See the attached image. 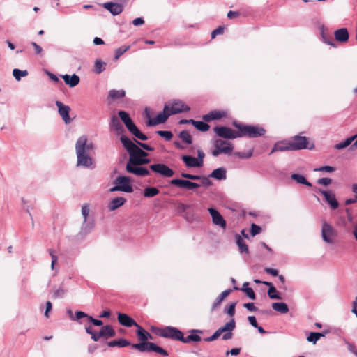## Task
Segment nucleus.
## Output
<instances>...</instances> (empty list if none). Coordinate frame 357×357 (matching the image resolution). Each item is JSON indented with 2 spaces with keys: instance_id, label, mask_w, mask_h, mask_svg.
<instances>
[{
  "instance_id": "nucleus-1",
  "label": "nucleus",
  "mask_w": 357,
  "mask_h": 357,
  "mask_svg": "<svg viewBox=\"0 0 357 357\" xmlns=\"http://www.w3.org/2000/svg\"><path fill=\"white\" fill-rule=\"evenodd\" d=\"M120 140L129 154L126 169L128 173L137 176H146L150 174L148 169L142 167L150 162L149 153L135 144L126 135H121Z\"/></svg>"
},
{
  "instance_id": "nucleus-2",
  "label": "nucleus",
  "mask_w": 357,
  "mask_h": 357,
  "mask_svg": "<svg viewBox=\"0 0 357 357\" xmlns=\"http://www.w3.org/2000/svg\"><path fill=\"white\" fill-rule=\"evenodd\" d=\"M93 144L89 141L86 136L79 137L75 144L77 155V166L92 169L93 160L91 153L93 151Z\"/></svg>"
},
{
  "instance_id": "nucleus-3",
  "label": "nucleus",
  "mask_w": 357,
  "mask_h": 357,
  "mask_svg": "<svg viewBox=\"0 0 357 357\" xmlns=\"http://www.w3.org/2000/svg\"><path fill=\"white\" fill-rule=\"evenodd\" d=\"M233 125L238 130L240 137L257 138L266 133V130L258 125H246L236 121H234Z\"/></svg>"
},
{
  "instance_id": "nucleus-4",
  "label": "nucleus",
  "mask_w": 357,
  "mask_h": 357,
  "mask_svg": "<svg viewBox=\"0 0 357 357\" xmlns=\"http://www.w3.org/2000/svg\"><path fill=\"white\" fill-rule=\"evenodd\" d=\"M119 116L123 122L127 129L137 139L145 141L148 139V137L142 133L137 126L134 123L129 114L125 111H119Z\"/></svg>"
},
{
  "instance_id": "nucleus-5",
  "label": "nucleus",
  "mask_w": 357,
  "mask_h": 357,
  "mask_svg": "<svg viewBox=\"0 0 357 357\" xmlns=\"http://www.w3.org/2000/svg\"><path fill=\"white\" fill-rule=\"evenodd\" d=\"M131 179L126 176H119L114 180V186L109 189V192H124L131 193L133 192L132 185L130 184Z\"/></svg>"
},
{
  "instance_id": "nucleus-6",
  "label": "nucleus",
  "mask_w": 357,
  "mask_h": 357,
  "mask_svg": "<svg viewBox=\"0 0 357 357\" xmlns=\"http://www.w3.org/2000/svg\"><path fill=\"white\" fill-rule=\"evenodd\" d=\"M214 149L212 151V155L218 156L220 154L230 155L234 149L231 142L222 139H216L213 143Z\"/></svg>"
},
{
  "instance_id": "nucleus-7",
  "label": "nucleus",
  "mask_w": 357,
  "mask_h": 357,
  "mask_svg": "<svg viewBox=\"0 0 357 357\" xmlns=\"http://www.w3.org/2000/svg\"><path fill=\"white\" fill-rule=\"evenodd\" d=\"M132 347L133 349H137L141 352H150L154 351L160 355L167 356H168V352L164 349L163 348L158 346L155 343H137L132 344Z\"/></svg>"
},
{
  "instance_id": "nucleus-8",
  "label": "nucleus",
  "mask_w": 357,
  "mask_h": 357,
  "mask_svg": "<svg viewBox=\"0 0 357 357\" xmlns=\"http://www.w3.org/2000/svg\"><path fill=\"white\" fill-rule=\"evenodd\" d=\"M337 236V231L328 223L324 222L321 227V237L324 242L328 244H333L335 238Z\"/></svg>"
},
{
  "instance_id": "nucleus-9",
  "label": "nucleus",
  "mask_w": 357,
  "mask_h": 357,
  "mask_svg": "<svg viewBox=\"0 0 357 357\" xmlns=\"http://www.w3.org/2000/svg\"><path fill=\"white\" fill-rule=\"evenodd\" d=\"M213 131L218 137L224 139H232L240 137L239 131H235L226 126H216Z\"/></svg>"
},
{
  "instance_id": "nucleus-10",
  "label": "nucleus",
  "mask_w": 357,
  "mask_h": 357,
  "mask_svg": "<svg viewBox=\"0 0 357 357\" xmlns=\"http://www.w3.org/2000/svg\"><path fill=\"white\" fill-rule=\"evenodd\" d=\"M183 333L179 329L173 326H166L163 328L160 335L165 338H170L174 340L182 341Z\"/></svg>"
},
{
  "instance_id": "nucleus-11",
  "label": "nucleus",
  "mask_w": 357,
  "mask_h": 357,
  "mask_svg": "<svg viewBox=\"0 0 357 357\" xmlns=\"http://www.w3.org/2000/svg\"><path fill=\"white\" fill-rule=\"evenodd\" d=\"M171 116L169 112V105L166 104L162 112H160L155 118L149 119L147 122L148 126H154L160 123H165Z\"/></svg>"
},
{
  "instance_id": "nucleus-12",
  "label": "nucleus",
  "mask_w": 357,
  "mask_h": 357,
  "mask_svg": "<svg viewBox=\"0 0 357 357\" xmlns=\"http://www.w3.org/2000/svg\"><path fill=\"white\" fill-rule=\"evenodd\" d=\"M171 115L188 112L190 108L180 100H174L168 104Z\"/></svg>"
},
{
  "instance_id": "nucleus-13",
  "label": "nucleus",
  "mask_w": 357,
  "mask_h": 357,
  "mask_svg": "<svg viewBox=\"0 0 357 357\" xmlns=\"http://www.w3.org/2000/svg\"><path fill=\"white\" fill-rule=\"evenodd\" d=\"M170 184L179 188L194 190L200 187V185L192 182L188 179L174 178L170 181Z\"/></svg>"
},
{
  "instance_id": "nucleus-14",
  "label": "nucleus",
  "mask_w": 357,
  "mask_h": 357,
  "mask_svg": "<svg viewBox=\"0 0 357 357\" xmlns=\"http://www.w3.org/2000/svg\"><path fill=\"white\" fill-rule=\"evenodd\" d=\"M149 168L151 171L165 177H172L174 174V172L163 163L151 165Z\"/></svg>"
},
{
  "instance_id": "nucleus-15",
  "label": "nucleus",
  "mask_w": 357,
  "mask_h": 357,
  "mask_svg": "<svg viewBox=\"0 0 357 357\" xmlns=\"http://www.w3.org/2000/svg\"><path fill=\"white\" fill-rule=\"evenodd\" d=\"M208 211L212 218L213 223L225 229L227 222L220 212L214 208H208Z\"/></svg>"
},
{
  "instance_id": "nucleus-16",
  "label": "nucleus",
  "mask_w": 357,
  "mask_h": 357,
  "mask_svg": "<svg viewBox=\"0 0 357 357\" xmlns=\"http://www.w3.org/2000/svg\"><path fill=\"white\" fill-rule=\"evenodd\" d=\"M291 150H301L307 148L308 139L306 137L296 135L294 137L293 140L289 142Z\"/></svg>"
},
{
  "instance_id": "nucleus-17",
  "label": "nucleus",
  "mask_w": 357,
  "mask_h": 357,
  "mask_svg": "<svg viewBox=\"0 0 357 357\" xmlns=\"http://www.w3.org/2000/svg\"><path fill=\"white\" fill-rule=\"evenodd\" d=\"M55 104L58 107V112L59 115L61 116L65 123L68 124L70 123L71 119L69 116V113L70 111V107L68 105H64L63 102L59 100L56 101Z\"/></svg>"
},
{
  "instance_id": "nucleus-18",
  "label": "nucleus",
  "mask_w": 357,
  "mask_h": 357,
  "mask_svg": "<svg viewBox=\"0 0 357 357\" xmlns=\"http://www.w3.org/2000/svg\"><path fill=\"white\" fill-rule=\"evenodd\" d=\"M236 327V322L234 319H231L229 322L226 323L223 326L220 327L219 329L220 330L221 333H225L222 335V340H227L232 338L233 333L231 331L235 328Z\"/></svg>"
},
{
  "instance_id": "nucleus-19",
  "label": "nucleus",
  "mask_w": 357,
  "mask_h": 357,
  "mask_svg": "<svg viewBox=\"0 0 357 357\" xmlns=\"http://www.w3.org/2000/svg\"><path fill=\"white\" fill-rule=\"evenodd\" d=\"M101 6L114 16L121 14L123 10V5L118 3L106 2L102 3Z\"/></svg>"
},
{
  "instance_id": "nucleus-20",
  "label": "nucleus",
  "mask_w": 357,
  "mask_h": 357,
  "mask_svg": "<svg viewBox=\"0 0 357 357\" xmlns=\"http://www.w3.org/2000/svg\"><path fill=\"white\" fill-rule=\"evenodd\" d=\"M117 319L119 324L126 327H132L137 326V323L127 314L118 312Z\"/></svg>"
},
{
  "instance_id": "nucleus-21",
  "label": "nucleus",
  "mask_w": 357,
  "mask_h": 357,
  "mask_svg": "<svg viewBox=\"0 0 357 357\" xmlns=\"http://www.w3.org/2000/svg\"><path fill=\"white\" fill-rule=\"evenodd\" d=\"M319 192L323 195V196L325 198V200L330 205L332 209L335 210L338 208L339 203L333 193L321 189H319Z\"/></svg>"
},
{
  "instance_id": "nucleus-22",
  "label": "nucleus",
  "mask_w": 357,
  "mask_h": 357,
  "mask_svg": "<svg viewBox=\"0 0 357 357\" xmlns=\"http://www.w3.org/2000/svg\"><path fill=\"white\" fill-rule=\"evenodd\" d=\"M191 333L190 335H188L187 337H184L183 335L182 342L183 343H189L190 342H199L201 341L202 338L198 335V333H202V331L198 330V329H192L190 331Z\"/></svg>"
},
{
  "instance_id": "nucleus-23",
  "label": "nucleus",
  "mask_w": 357,
  "mask_h": 357,
  "mask_svg": "<svg viewBox=\"0 0 357 357\" xmlns=\"http://www.w3.org/2000/svg\"><path fill=\"white\" fill-rule=\"evenodd\" d=\"M61 77L63 78L65 84L71 88L77 86L80 82L79 77L76 74H73L71 75L66 74L61 75Z\"/></svg>"
},
{
  "instance_id": "nucleus-24",
  "label": "nucleus",
  "mask_w": 357,
  "mask_h": 357,
  "mask_svg": "<svg viewBox=\"0 0 357 357\" xmlns=\"http://www.w3.org/2000/svg\"><path fill=\"white\" fill-rule=\"evenodd\" d=\"M136 327L137 328V335L138 336L139 340L140 341L139 343H150L149 342H147V340L149 339L152 340V335L139 324H137Z\"/></svg>"
},
{
  "instance_id": "nucleus-25",
  "label": "nucleus",
  "mask_w": 357,
  "mask_h": 357,
  "mask_svg": "<svg viewBox=\"0 0 357 357\" xmlns=\"http://www.w3.org/2000/svg\"><path fill=\"white\" fill-rule=\"evenodd\" d=\"M226 116V112L219 110L211 111L207 114L203 116L202 119L204 121L208 122L212 120L220 119Z\"/></svg>"
},
{
  "instance_id": "nucleus-26",
  "label": "nucleus",
  "mask_w": 357,
  "mask_h": 357,
  "mask_svg": "<svg viewBox=\"0 0 357 357\" xmlns=\"http://www.w3.org/2000/svg\"><path fill=\"white\" fill-rule=\"evenodd\" d=\"M126 202V199L122 197H117L112 199L109 204L108 209L109 211H113L122 206Z\"/></svg>"
},
{
  "instance_id": "nucleus-27",
  "label": "nucleus",
  "mask_w": 357,
  "mask_h": 357,
  "mask_svg": "<svg viewBox=\"0 0 357 357\" xmlns=\"http://www.w3.org/2000/svg\"><path fill=\"white\" fill-rule=\"evenodd\" d=\"M335 40L338 42L345 43L349 40V32L346 28H341L334 33Z\"/></svg>"
},
{
  "instance_id": "nucleus-28",
  "label": "nucleus",
  "mask_w": 357,
  "mask_h": 357,
  "mask_svg": "<svg viewBox=\"0 0 357 357\" xmlns=\"http://www.w3.org/2000/svg\"><path fill=\"white\" fill-rule=\"evenodd\" d=\"M208 177L222 181L227 178V171L224 167H219L215 169L209 175Z\"/></svg>"
},
{
  "instance_id": "nucleus-29",
  "label": "nucleus",
  "mask_w": 357,
  "mask_h": 357,
  "mask_svg": "<svg viewBox=\"0 0 357 357\" xmlns=\"http://www.w3.org/2000/svg\"><path fill=\"white\" fill-rule=\"evenodd\" d=\"M116 335V332L111 325L103 326L100 331V336L105 339L113 337Z\"/></svg>"
},
{
  "instance_id": "nucleus-30",
  "label": "nucleus",
  "mask_w": 357,
  "mask_h": 357,
  "mask_svg": "<svg viewBox=\"0 0 357 357\" xmlns=\"http://www.w3.org/2000/svg\"><path fill=\"white\" fill-rule=\"evenodd\" d=\"M182 160L185 165L190 168L192 167H202L200 162H198L196 158L191 155H183Z\"/></svg>"
},
{
  "instance_id": "nucleus-31",
  "label": "nucleus",
  "mask_w": 357,
  "mask_h": 357,
  "mask_svg": "<svg viewBox=\"0 0 357 357\" xmlns=\"http://www.w3.org/2000/svg\"><path fill=\"white\" fill-rule=\"evenodd\" d=\"M231 292V289H228L224 291H222L215 299V301H214V303H213L212 305V307H211V310L213 311L215 310L218 307H219L220 305V304L222 303V301L226 298L227 297L229 294Z\"/></svg>"
},
{
  "instance_id": "nucleus-32",
  "label": "nucleus",
  "mask_w": 357,
  "mask_h": 357,
  "mask_svg": "<svg viewBox=\"0 0 357 357\" xmlns=\"http://www.w3.org/2000/svg\"><path fill=\"white\" fill-rule=\"evenodd\" d=\"M126 95L124 90L112 89L109 91L107 98L111 101H115L118 99L123 98Z\"/></svg>"
},
{
  "instance_id": "nucleus-33",
  "label": "nucleus",
  "mask_w": 357,
  "mask_h": 357,
  "mask_svg": "<svg viewBox=\"0 0 357 357\" xmlns=\"http://www.w3.org/2000/svg\"><path fill=\"white\" fill-rule=\"evenodd\" d=\"M110 127L117 132H121L124 130L123 126L120 122L119 119L116 116H113L110 121Z\"/></svg>"
},
{
  "instance_id": "nucleus-34",
  "label": "nucleus",
  "mask_w": 357,
  "mask_h": 357,
  "mask_svg": "<svg viewBox=\"0 0 357 357\" xmlns=\"http://www.w3.org/2000/svg\"><path fill=\"white\" fill-rule=\"evenodd\" d=\"M291 178L294 181H295L296 183L305 185L307 187H312V185L310 182H309L306 178L299 174L294 173L291 175Z\"/></svg>"
},
{
  "instance_id": "nucleus-35",
  "label": "nucleus",
  "mask_w": 357,
  "mask_h": 357,
  "mask_svg": "<svg viewBox=\"0 0 357 357\" xmlns=\"http://www.w3.org/2000/svg\"><path fill=\"white\" fill-rule=\"evenodd\" d=\"M289 150H291L290 142L287 144L277 142L274 144L270 154H272L275 151H285Z\"/></svg>"
},
{
  "instance_id": "nucleus-36",
  "label": "nucleus",
  "mask_w": 357,
  "mask_h": 357,
  "mask_svg": "<svg viewBox=\"0 0 357 357\" xmlns=\"http://www.w3.org/2000/svg\"><path fill=\"white\" fill-rule=\"evenodd\" d=\"M272 307L274 310L279 312L282 314H286L289 312L288 305L283 302L273 303L272 304Z\"/></svg>"
},
{
  "instance_id": "nucleus-37",
  "label": "nucleus",
  "mask_w": 357,
  "mask_h": 357,
  "mask_svg": "<svg viewBox=\"0 0 357 357\" xmlns=\"http://www.w3.org/2000/svg\"><path fill=\"white\" fill-rule=\"evenodd\" d=\"M356 138H357V134L346 139L342 142L335 144V148L338 150L344 149V148L347 147L348 146H349L352 143L353 141H354L355 139L356 140Z\"/></svg>"
},
{
  "instance_id": "nucleus-38",
  "label": "nucleus",
  "mask_w": 357,
  "mask_h": 357,
  "mask_svg": "<svg viewBox=\"0 0 357 357\" xmlns=\"http://www.w3.org/2000/svg\"><path fill=\"white\" fill-rule=\"evenodd\" d=\"M192 125L194 126L198 130L202 132H206L209 130L210 126L204 121H192Z\"/></svg>"
},
{
  "instance_id": "nucleus-39",
  "label": "nucleus",
  "mask_w": 357,
  "mask_h": 357,
  "mask_svg": "<svg viewBox=\"0 0 357 357\" xmlns=\"http://www.w3.org/2000/svg\"><path fill=\"white\" fill-rule=\"evenodd\" d=\"M160 190L155 187H146L144 188L143 195L145 197L151 198L156 196Z\"/></svg>"
},
{
  "instance_id": "nucleus-40",
  "label": "nucleus",
  "mask_w": 357,
  "mask_h": 357,
  "mask_svg": "<svg viewBox=\"0 0 357 357\" xmlns=\"http://www.w3.org/2000/svg\"><path fill=\"white\" fill-rule=\"evenodd\" d=\"M236 244H237V245L238 247L240 252H241V253H243V252L248 253V247L245 243V242H244L243 239L242 238V237L239 234H236Z\"/></svg>"
},
{
  "instance_id": "nucleus-41",
  "label": "nucleus",
  "mask_w": 357,
  "mask_h": 357,
  "mask_svg": "<svg viewBox=\"0 0 357 357\" xmlns=\"http://www.w3.org/2000/svg\"><path fill=\"white\" fill-rule=\"evenodd\" d=\"M248 282H244L241 290L243 291L249 298L255 300L256 298L255 293L252 288L248 287Z\"/></svg>"
},
{
  "instance_id": "nucleus-42",
  "label": "nucleus",
  "mask_w": 357,
  "mask_h": 357,
  "mask_svg": "<svg viewBox=\"0 0 357 357\" xmlns=\"http://www.w3.org/2000/svg\"><path fill=\"white\" fill-rule=\"evenodd\" d=\"M107 63L101 59H96L94 63L95 72L97 74H100L105 70Z\"/></svg>"
},
{
  "instance_id": "nucleus-43",
  "label": "nucleus",
  "mask_w": 357,
  "mask_h": 357,
  "mask_svg": "<svg viewBox=\"0 0 357 357\" xmlns=\"http://www.w3.org/2000/svg\"><path fill=\"white\" fill-rule=\"evenodd\" d=\"M179 138L185 144H191L192 143V136L186 130H182L178 135Z\"/></svg>"
},
{
  "instance_id": "nucleus-44",
  "label": "nucleus",
  "mask_w": 357,
  "mask_h": 357,
  "mask_svg": "<svg viewBox=\"0 0 357 357\" xmlns=\"http://www.w3.org/2000/svg\"><path fill=\"white\" fill-rule=\"evenodd\" d=\"M324 336V333H323L311 332L308 337H307V340L308 342L315 344L321 337Z\"/></svg>"
},
{
  "instance_id": "nucleus-45",
  "label": "nucleus",
  "mask_w": 357,
  "mask_h": 357,
  "mask_svg": "<svg viewBox=\"0 0 357 357\" xmlns=\"http://www.w3.org/2000/svg\"><path fill=\"white\" fill-rule=\"evenodd\" d=\"M130 48V45H123L119 47L115 50L114 59L117 60L121 56H122L126 52L129 50Z\"/></svg>"
},
{
  "instance_id": "nucleus-46",
  "label": "nucleus",
  "mask_w": 357,
  "mask_h": 357,
  "mask_svg": "<svg viewBox=\"0 0 357 357\" xmlns=\"http://www.w3.org/2000/svg\"><path fill=\"white\" fill-rule=\"evenodd\" d=\"M28 75L26 70H21L18 68H15L13 70V75L17 81H20L22 77H25Z\"/></svg>"
},
{
  "instance_id": "nucleus-47",
  "label": "nucleus",
  "mask_w": 357,
  "mask_h": 357,
  "mask_svg": "<svg viewBox=\"0 0 357 357\" xmlns=\"http://www.w3.org/2000/svg\"><path fill=\"white\" fill-rule=\"evenodd\" d=\"M268 296L271 299H282V297L280 296V294L278 292L274 286H271L268 288Z\"/></svg>"
},
{
  "instance_id": "nucleus-48",
  "label": "nucleus",
  "mask_w": 357,
  "mask_h": 357,
  "mask_svg": "<svg viewBox=\"0 0 357 357\" xmlns=\"http://www.w3.org/2000/svg\"><path fill=\"white\" fill-rule=\"evenodd\" d=\"M155 133L164 138L166 141H170L173 137L172 132L169 130H158Z\"/></svg>"
},
{
  "instance_id": "nucleus-49",
  "label": "nucleus",
  "mask_w": 357,
  "mask_h": 357,
  "mask_svg": "<svg viewBox=\"0 0 357 357\" xmlns=\"http://www.w3.org/2000/svg\"><path fill=\"white\" fill-rule=\"evenodd\" d=\"M89 315H88L86 313L82 311H77L75 312V317H71V319L73 321H76L82 324L80 319L82 318H87V319L89 320Z\"/></svg>"
},
{
  "instance_id": "nucleus-50",
  "label": "nucleus",
  "mask_w": 357,
  "mask_h": 357,
  "mask_svg": "<svg viewBox=\"0 0 357 357\" xmlns=\"http://www.w3.org/2000/svg\"><path fill=\"white\" fill-rule=\"evenodd\" d=\"M209 178L210 177H208V176H200V178L199 180V181H201V184H199L200 186L203 185V186H205V187H209V186L212 185L213 183L210 180Z\"/></svg>"
},
{
  "instance_id": "nucleus-51",
  "label": "nucleus",
  "mask_w": 357,
  "mask_h": 357,
  "mask_svg": "<svg viewBox=\"0 0 357 357\" xmlns=\"http://www.w3.org/2000/svg\"><path fill=\"white\" fill-rule=\"evenodd\" d=\"M93 227V224L92 222H87V221L84 220V223L82 227V231L84 234H87L91 231Z\"/></svg>"
},
{
  "instance_id": "nucleus-52",
  "label": "nucleus",
  "mask_w": 357,
  "mask_h": 357,
  "mask_svg": "<svg viewBox=\"0 0 357 357\" xmlns=\"http://www.w3.org/2000/svg\"><path fill=\"white\" fill-rule=\"evenodd\" d=\"M261 231V228L257 225L256 224L252 223L251 225V229H250V234L252 236H256L257 234H259Z\"/></svg>"
},
{
  "instance_id": "nucleus-53",
  "label": "nucleus",
  "mask_w": 357,
  "mask_h": 357,
  "mask_svg": "<svg viewBox=\"0 0 357 357\" xmlns=\"http://www.w3.org/2000/svg\"><path fill=\"white\" fill-rule=\"evenodd\" d=\"M181 176L183 178H185L187 179H190V180H195V181H198L200 178L199 175H195V174H191L184 173V172L181 173Z\"/></svg>"
},
{
  "instance_id": "nucleus-54",
  "label": "nucleus",
  "mask_w": 357,
  "mask_h": 357,
  "mask_svg": "<svg viewBox=\"0 0 357 357\" xmlns=\"http://www.w3.org/2000/svg\"><path fill=\"white\" fill-rule=\"evenodd\" d=\"M335 167L331 166H322L314 169V171L325 172H333L335 171Z\"/></svg>"
},
{
  "instance_id": "nucleus-55",
  "label": "nucleus",
  "mask_w": 357,
  "mask_h": 357,
  "mask_svg": "<svg viewBox=\"0 0 357 357\" xmlns=\"http://www.w3.org/2000/svg\"><path fill=\"white\" fill-rule=\"evenodd\" d=\"M236 305V303H232L229 305L228 308L227 310H225V312L230 317H233L235 314Z\"/></svg>"
},
{
  "instance_id": "nucleus-56",
  "label": "nucleus",
  "mask_w": 357,
  "mask_h": 357,
  "mask_svg": "<svg viewBox=\"0 0 357 357\" xmlns=\"http://www.w3.org/2000/svg\"><path fill=\"white\" fill-rule=\"evenodd\" d=\"M136 143L137 144V145L140 147H142L143 149L146 150V151H153L154 150V148L151 146L150 145H149L148 144H146V143H142V142H140L137 140H135Z\"/></svg>"
},
{
  "instance_id": "nucleus-57",
  "label": "nucleus",
  "mask_w": 357,
  "mask_h": 357,
  "mask_svg": "<svg viewBox=\"0 0 357 357\" xmlns=\"http://www.w3.org/2000/svg\"><path fill=\"white\" fill-rule=\"evenodd\" d=\"M332 182V179L330 178H321L317 180V183L325 186L328 185Z\"/></svg>"
},
{
  "instance_id": "nucleus-58",
  "label": "nucleus",
  "mask_w": 357,
  "mask_h": 357,
  "mask_svg": "<svg viewBox=\"0 0 357 357\" xmlns=\"http://www.w3.org/2000/svg\"><path fill=\"white\" fill-rule=\"evenodd\" d=\"M89 207L88 205H84L82 207V214L83 215V218H84V220L86 222L87 220V217L89 214Z\"/></svg>"
},
{
  "instance_id": "nucleus-59",
  "label": "nucleus",
  "mask_w": 357,
  "mask_h": 357,
  "mask_svg": "<svg viewBox=\"0 0 357 357\" xmlns=\"http://www.w3.org/2000/svg\"><path fill=\"white\" fill-rule=\"evenodd\" d=\"M66 294V291L63 288H59L54 292V298H62Z\"/></svg>"
},
{
  "instance_id": "nucleus-60",
  "label": "nucleus",
  "mask_w": 357,
  "mask_h": 357,
  "mask_svg": "<svg viewBox=\"0 0 357 357\" xmlns=\"http://www.w3.org/2000/svg\"><path fill=\"white\" fill-rule=\"evenodd\" d=\"M129 345H130V342L126 339L121 338L117 340V347H125Z\"/></svg>"
},
{
  "instance_id": "nucleus-61",
  "label": "nucleus",
  "mask_w": 357,
  "mask_h": 357,
  "mask_svg": "<svg viewBox=\"0 0 357 357\" xmlns=\"http://www.w3.org/2000/svg\"><path fill=\"white\" fill-rule=\"evenodd\" d=\"M89 321L91 322L96 326H101L103 325L102 321L94 319L93 317H89Z\"/></svg>"
},
{
  "instance_id": "nucleus-62",
  "label": "nucleus",
  "mask_w": 357,
  "mask_h": 357,
  "mask_svg": "<svg viewBox=\"0 0 357 357\" xmlns=\"http://www.w3.org/2000/svg\"><path fill=\"white\" fill-rule=\"evenodd\" d=\"M204 157H205V153H204V151L202 150H198L197 151V158H196L198 160V162H200V165L202 166H203V164H204Z\"/></svg>"
},
{
  "instance_id": "nucleus-63",
  "label": "nucleus",
  "mask_w": 357,
  "mask_h": 357,
  "mask_svg": "<svg viewBox=\"0 0 357 357\" xmlns=\"http://www.w3.org/2000/svg\"><path fill=\"white\" fill-rule=\"evenodd\" d=\"M243 307L250 312H256L257 310V308L253 303H244Z\"/></svg>"
},
{
  "instance_id": "nucleus-64",
  "label": "nucleus",
  "mask_w": 357,
  "mask_h": 357,
  "mask_svg": "<svg viewBox=\"0 0 357 357\" xmlns=\"http://www.w3.org/2000/svg\"><path fill=\"white\" fill-rule=\"evenodd\" d=\"M224 31V28L222 26H219L217 29H214L211 32V38H214L217 35L222 34Z\"/></svg>"
}]
</instances>
